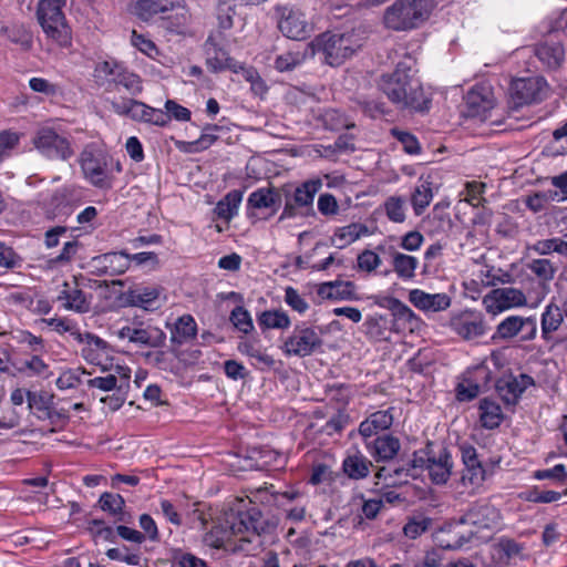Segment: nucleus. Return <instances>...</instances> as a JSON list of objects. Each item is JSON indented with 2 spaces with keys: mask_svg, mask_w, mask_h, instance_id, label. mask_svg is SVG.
I'll return each instance as SVG.
<instances>
[{
  "mask_svg": "<svg viewBox=\"0 0 567 567\" xmlns=\"http://www.w3.org/2000/svg\"><path fill=\"white\" fill-rule=\"evenodd\" d=\"M365 447L377 462H389L386 465L379 467L375 474V477L383 480L386 486L406 482L408 477L419 478L422 476L425 468V458L419 452H414L413 457L406 461L393 462L401 449L398 437L383 434L372 441L365 440Z\"/></svg>",
  "mask_w": 567,
  "mask_h": 567,
  "instance_id": "nucleus-1",
  "label": "nucleus"
},
{
  "mask_svg": "<svg viewBox=\"0 0 567 567\" xmlns=\"http://www.w3.org/2000/svg\"><path fill=\"white\" fill-rule=\"evenodd\" d=\"M414 64L411 58H406L398 63L393 73L382 75L379 87L393 103H408L422 95Z\"/></svg>",
  "mask_w": 567,
  "mask_h": 567,
  "instance_id": "nucleus-2",
  "label": "nucleus"
},
{
  "mask_svg": "<svg viewBox=\"0 0 567 567\" xmlns=\"http://www.w3.org/2000/svg\"><path fill=\"white\" fill-rule=\"evenodd\" d=\"M65 4L66 0H39L35 11L45 39L62 49L72 44V31L63 13Z\"/></svg>",
  "mask_w": 567,
  "mask_h": 567,
  "instance_id": "nucleus-3",
  "label": "nucleus"
},
{
  "mask_svg": "<svg viewBox=\"0 0 567 567\" xmlns=\"http://www.w3.org/2000/svg\"><path fill=\"white\" fill-rule=\"evenodd\" d=\"M321 186L322 183L320 179H310L295 188L289 185L280 188L281 199H285V206L279 216V221L313 215L315 196L320 190Z\"/></svg>",
  "mask_w": 567,
  "mask_h": 567,
  "instance_id": "nucleus-4",
  "label": "nucleus"
},
{
  "mask_svg": "<svg viewBox=\"0 0 567 567\" xmlns=\"http://www.w3.org/2000/svg\"><path fill=\"white\" fill-rule=\"evenodd\" d=\"M360 43L353 40L352 34L322 33L308 43L310 55L317 52L324 54L328 64L334 66L350 58L359 48Z\"/></svg>",
  "mask_w": 567,
  "mask_h": 567,
  "instance_id": "nucleus-5",
  "label": "nucleus"
},
{
  "mask_svg": "<svg viewBox=\"0 0 567 567\" xmlns=\"http://www.w3.org/2000/svg\"><path fill=\"white\" fill-rule=\"evenodd\" d=\"M424 12L425 0H395L385 9L383 22L393 31H406L422 23Z\"/></svg>",
  "mask_w": 567,
  "mask_h": 567,
  "instance_id": "nucleus-6",
  "label": "nucleus"
},
{
  "mask_svg": "<svg viewBox=\"0 0 567 567\" xmlns=\"http://www.w3.org/2000/svg\"><path fill=\"white\" fill-rule=\"evenodd\" d=\"M533 295L532 290L525 293L514 287L495 288L484 296L482 303L487 313L496 316L515 308L537 307L539 303L534 302Z\"/></svg>",
  "mask_w": 567,
  "mask_h": 567,
  "instance_id": "nucleus-7",
  "label": "nucleus"
},
{
  "mask_svg": "<svg viewBox=\"0 0 567 567\" xmlns=\"http://www.w3.org/2000/svg\"><path fill=\"white\" fill-rule=\"evenodd\" d=\"M537 331L535 316L511 315L498 322L491 339L494 343L508 342L515 338L520 342H529L536 338Z\"/></svg>",
  "mask_w": 567,
  "mask_h": 567,
  "instance_id": "nucleus-8",
  "label": "nucleus"
},
{
  "mask_svg": "<svg viewBox=\"0 0 567 567\" xmlns=\"http://www.w3.org/2000/svg\"><path fill=\"white\" fill-rule=\"evenodd\" d=\"M275 17L279 31L288 39L302 41L312 33V24L306 18V14L293 4H277Z\"/></svg>",
  "mask_w": 567,
  "mask_h": 567,
  "instance_id": "nucleus-9",
  "label": "nucleus"
},
{
  "mask_svg": "<svg viewBox=\"0 0 567 567\" xmlns=\"http://www.w3.org/2000/svg\"><path fill=\"white\" fill-rule=\"evenodd\" d=\"M32 144L48 159L68 161L74 154L69 137L51 127L39 128L32 137Z\"/></svg>",
  "mask_w": 567,
  "mask_h": 567,
  "instance_id": "nucleus-10",
  "label": "nucleus"
},
{
  "mask_svg": "<svg viewBox=\"0 0 567 567\" xmlns=\"http://www.w3.org/2000/svg\"><path fill=\"white\" fill-rule=\"evenodd\" d=\"M322 343L317 329L301 322L295 326L291 334L285 340L282 351L287 357L305 358L321 349Z\"/></svg>",
  "mask_w": 567,
  "mask_h": 567,
  "instance_id": "nucleus-11",
  "label": "nucleus"
},
{
  "mask_svg": "<svg viewBox=\"0 0 567 567\" xmlns=\"http://www.w3.org/2000/svg\"><path fill=\"white\" fill-rule=\"evenodd\" d=\"M226 38L221 31L210 33L204 43L206 65L213 73L229 70L239 73L243 63L229 55L225 49Z\"/></svg>",
  "mask_w": 567,
  "mask_h": 567,
  "instance_id": "nucleus-12",
  "label": "nucleus"
},
{
  "mask_svg": "<svg viewBox=\"0 0 567 567\" xmlns=\"http://www.w3.org/2000/svg\"><path fill=\"white\" fill-rule=\"evenodd\" d=\"M234 536L239 537V545L249 544L252 538L260 536L268 528V523L260 509L250 507L247 511L238 512L228 522Z\"/></svg>",
  "mask_w": 567,
  "mask_h": 567,
  "instance_id": "nucleus-13",
  "label": "nucleus"
},
{
  "mask_svg": "<svg viewBox=\"0 0 567 567\" xmlns=\"http://www.w3.org/2000/svg\"><path fill=\"white\" fill-rule=\"evenodd\" d=\"M80 164L85 178L101 189L111 188V179L107 176V157L94 147H86L80 156Z\"/></svg>",
  "mask_w": 567,
  "mask_h": 567,
  "instance_id": "nucleus-14",
  "label": "nucleus"
},
{
  "mask_svg": "<svg viewBox=\"0 0 567 567\" xmlns=\"http://www.w3.org/2000/svg\"><path fill=\"white\" fill-rule=\"evenodd\" d=\"M281 207V192L269 186L260 187L249 194L247 199L248 218L267 219L274 216Z\"/></svg>",
  "mask_w": 567,
  "mask_h": 567,
  "instance_id": "nucleus-15",
  "label": "nucleus"
},
{
  "mask_svg": "<svg viewBox=\"0 0 567 567\" xmlns=\"http://www.w3.org/2000/svg\"><path fill=\"white\" fill-rule=\"evenodd\" d=\"M494 107L495 96L489 84H476L465 95L464 114L467 117L485 122L491 117Z\"/></svg>",
  "mask_w": 567,
  "mask_h": 567,
  "instance_id": "nucleus-16",
  "label": "nucleus"
},
{
  "mask_svg": "<svg viewBox=\"0 0 567 567\" xmlns=\"http://www.w3.org/2000/svg\"><path fill=\"white\" fill-rule=\"evenodd\" d=\"M117 336L121 339H127L138 347L159 348L166 341V334L162 329L152 324L145 326L143 322H133L121 328Z\"/></svg>",
  "mask_w": 567,
  "mask_h": 567,
  "instance_id": "nucleus-17",
  "label": "nucleus"
},
{
  "mask_svg": "<svg viewBox=\"0 0 567 567\" xmlns=\"http://www.w3.org/2000/svg\"><path fill=\"white\" fill-rule=\"evenodd\" d=\"M450 327L464 340L480 338L487 331L484 316L474 310H465L453 316L450 320Z\"/></svg>",
  "mask_w": 567,
  "mask_h": 567,
  "instance_id": "nucleus-18",
  "label": "nucleus"
},
{
  "mask_svg": "<svg viewBox=\"0 0 567 567\" xmlns=\"http://www.w3.org/2000/svg\"><path fill=\"white\" fill-rule=\"evenodd\" d=\"M526 268L538 279L537 284L530 289L535 303H540L546 298L549 282L554 279L557 267L546 258H532L526 262Z\"/></svg>",
  "mask_w": 567,
  "mask_h": 567,
  "instance_id": "nucleus-19",
  "label": "nucleus"
},
{
  "mask_svg": "<svg viewBox=\"0 0 567 567\" xmlns=\"http://www.w3.org/2000/svg\"><path fill=\"white\" fill-rule=\"evenodd\" d=\"M546 81L539 76L516 79L509 87L511 97L516 106L530 104L540 99Z\"/></svg>",
  "mask_w": 567,
  "mask_h": 567,
  "instance_id": "nucleus-20",
  "label": "nucleus"
},
{
  "mask_svg": "<svg viewBox=\"0 0 567 567\" xmlns=\"http://www.w3.org/2000/svg\"><path fill=\"white\" fill-rule=\"evenodd\" d=\"M79 343L84 344L81 354L84 360L91 364L101 365L103 371L106 370L104 361L109 360L112 354V347L102 338L85 332L80 334Z\"/></svg>",
  "mask_w": 567,
  "mask_h": 567,
  "instance_id": "nucleus-21",
  "label": "nucleus"
},
{
  "mask_svg": "<svg viewBox=\"0 0 567 567\" xmlns=\"http://www.w3.org/2000/svg\"><path fill=\"white\" fill-rule=\"evenodd\" d=\"M464 523L478 528H496L501 523L499 511L486 501L474 503L463 518Z\"/></svg>",
  "mask_w": 567,
  "mask_h": 567,
  "instance_id": "nucleus-22",
  "label": "nucleus"
},
{
  "mask_svg": "<svg viewBox=\"0 0 567 567\" xmlns=\"http://www.w3.org/2000/svg\"><path fill=\"white\" fill-rule=\"evenodd\" d=\"M534 383L530 375L520 373L499 379L496 382V390L506 404H516L525 390Z\"/></svg>",
  "mask_w": 567,
  "mask_h": 567,
  "instance_id": "nucleus-23",
  "label": "nucleus"
},
{
  "mask_svg": "<svg viewBox=\"0 0 567 567\" xmlns=\"http://www.w3.org/2000/svg\"><path fill=\"white\" fill-rule=\"evenodd\" d=\"M162 293L163 288L150 285L130 288L125 296L131 306L140 307L147 311H154L162 307Z\"/></svg>",
  "mask_w": 567,
  "mask_h": 567,
  "instance_id": "nucleus-24",
  "label": "nucleus"
},
{
  "mask_svg": "<svg viewBox=\"0 0 567 567\" xmlns=\"http://www.w3.org/2000/svg\"><path fill=\"white\" fill-rule=\"evenodd\" d=\"M56 299L62 302V307L65 310L76 313H86L91 309L90 298L79 288L76 281L72 284L64 281Z\"/></svg>",
  "mask_w": 567,
  "mask_h": 567,
  "instance_id": "nucleus-25",
  "label": "nucleus"
},
{
  "mask_svg": "<svg viewBox=\"0 0 567 567\" xmlns=\"http://www.w3.org/2000/svg\"><path fill=\"white\" fill-rule=\"evenodd\" d=\"M92 264L97 275L120 276L130 268V254L112 251L93 257Z\"/></svg>",
  "mask_w": 567,
  "mask_h": 567,
  "instance_id": "nucleus-26",
  "label": "nucleus"
},
{
  "mask_svg": "<svg viewBox=\"0 0 567 567\" xmlns=\"http://www.w3.org/2000/svg\"><path fill=\"white\" fill-rule=\"evenodd\" d=\"M535 55L548 70H559L565 62V48L558 41L547 40L535 48Z\"/></svg>",
  "mask_w": 567,
  "mask_h": 567,
  "instance_id": "nucleus-27",
  "label": "nucleus"
},
{
  "mask_svg": "<svg viewBox=\"0 0 567 567\" xmlns=\"http://www.w3.org/2000/svg\"><path fill=\"white\" fill-rule=\"evenodd\" d=\"M461 456L465 466L463 480H468L471 484H480L485 480V468L478 458L477 451L470 444H462L460 446Z\"/></svg>",
  "mask_w": 567,
  "mask_h": 567,
  "instance_id": "nucleus-28",
  "label": "nucleus"
},
{
  "mask_svg": "<svg viewBox=\"0 0 567 567\" xmlns=\"http://www.w3.org/2000/svg\"><path fill=\"white\" fill-rule=\"evenodd\" d=\"M565 317L564 307L560 308L553 301L544 308L540 316V331L544 341L553 340V333L560 328Z\"/></svg>",
  "mask_w": 567,
  "mask_h": 567,
  "instance_id": "nucleus-29",
  "label": "nucleus"
},
{
  "mask_svg": "<svg viewBox=\"0 0 567 567\" xmlns=\"http://www.w3.org/2000/svg\"><path fill=\"white\" fill-rule=\"evenodd\" d=\"M431 443L427 441V447ZM452 460L450 453L444 450L439 458L431 457L427 450V475L434 484H445L451 475Z\"/></svg>",
  "mask_w": 567,
  "mask_h": 567,
  "instance_id": "nucleus-30",
  "label": "nucleus"
},
{
  "mask_svg": "<svg viewBox=\"0 0 567 567\" xmlns=\"http://www.w3.org/2000/svg\"><path fill=\"white\" fill-rule=\"evenodd\" d=\"M393 423V415L391 410H380L369 415L359 425V433L369 440L375 435L379 431H385L390 429Z\"/></svg>",
  "mask_w": 567,
  "mask_h": 567,
  "instance_id": "nucleus-31",
  "label": "nucleus"
},
{
  "mask_svg": "<svg viewBox=\"0 0 567 567\" xmlns=\"http://www.w3.org/2000/svg\"><path fill=\"white\" fill-rule=\"evenodd\" d=\"M234 534L230 530V525L227 527H223L220 525H215L208 530L203 538V542L206 546L216 549H225V550H244L243 545L233 546L230 537Z\"/></svg>",
  "mask_w": 567,
  "mask_h": 567,
  "instance_id": "nucleus-32",
  "label": "nucleus"
},
{
  "mask_svg": "<svg viewBox=\"0 0 567 567\" xmlns=\"http://www.w3.org/2000/svg\"><path fill=\"white\" fill-rule=\"evenodd\" d=\"M197 334V323L192 315H183L171 327V342L182 346Z\"/></svg>",
  "mask_w": 567,
  "mask_h": 567,
  "instance_id": "nucleus-33",
  "label": "nucleus"
},
{
  "mask_svg": "<svg viewBox=\"0 0 567 567\" xmlns=\"http://www.w3.org/2000/svg\"><path fill=\"white\" fill-rule=\"evenodd\" d=\"M480 423L484 429L494 430L499 427L504 420V413L501 405L488 398L481 399L478 402Z\"/></svg>",
  "mask_w": 567,
  "mask_h": 567,
  "instance_id": "nucleus-34",
  "label": "nucleus"
},
{
  "mask_svg": "<svg viewBox=\"0 0 567 567\" xmlns=\"http://www.w3.org/2000/svg\"><path fill=\"white\" fill-rule=\"evenodd\" d=\"M146 107L147 104L134 99L120 97L111 101V109L115 114L136 122L145 120Z\"/></svg>",
  "mask_w": 567,
  "mask_h": 567,
  "instance_id": "nucleus-35",
  "label": "nucleus"
},
{
  "mask_svg": "<svg viewBox=\"0 0 567 567\" xmlns=\"http://www.w3.org/2000/svg\"><path fill=\"white\" fill-rule=\"evenodd\" d=\"M124 65L116 60H104L96 62L93 70L95 83L100 86L110 89L115 84L120 72Z\"/></svg>",
  "mask_w": 567,
  "mask_h": 567,
  "instance_id": "nucleus-36",
  "label": "nucleus"
},
{
  "mask_svg": "<svg viewBox=\"0 0 567 567\" xmlns=\"http://www.w3.org/2000/svg\"><path fill=\"white\" fill-rule=\"evenodd\" d=\"M99 505L103 512L112 515L115 518V522H130L131 516L123 511L125 501L120 494L104 492L99 498Z\"/></svg>",
  "mask_w": 567,
  "mask_h": 567,
  "instance_id": "nucleus-37",
  "label": "nucleus"
},
{
  "mask_svg": "<svg viewBox=\"0 0 567 567\" xmlns=\"http://www.w3.org/2000/svg\"><path fill=\"white\" fill-rule=\"evenodd\" d=\"M243 200L241 190H230L215 206L214 213L217 218L229 223L237 214Z\"/></svg>",
  "mask_w": 567,
  "mask_h": 567,
  "instance_id": "nucleus-38",
  "label": "nucleus"
},
{
  "mask_svg": "<svg viewBox=\"0 0 567 567\" xmlns=\"http://www.w3.org/2000/svg\"><path fill=\"white\" fill-rule=\"evenodd\" d=\"M371 466V461L359 452L348 455L342 463L344 474L351 480H361L367 477Z\"/></svg>",
  "mask_w": 567,
  "mask_h": 567,
  "instance_id": "nucleus-39",
  "label": "nucleus"
},
{
  "mask_svg": "<svg viewBox=\"0 0 567 567\" xmlns=\"http://www.w3.org/2000/svg\"><path fill=\"white\" fill-rule=\"evenodd\" d=\"M0 34L24 51L32 48V35L22 24L4 25L0 29Z\"/></svg>",
  "mask_w": 567,
  "mask_h": 567,
  "instance_id": "nucleus-40",
  "label": "nucleus"
},
{
  "mask_svg": "<svg viewBox=\"0 0 567 567\" xmlns=\"http://www.w3.org/2000/svg\"><path fill=\"white\" fill-rule=\"evenodd\" d=\"M353 288L350 281H330L320 285L318 295L326 299H349Z\"/></svg>",
  "mask_w": 567,
  "mask_h": 567,
  "instance_id": "nucleus-41",
  "label": "nucleus"
},
{
  "mask_svg": "<svg viewBox=\"0 0 567 567\" xmlns=\"http://www.w3.org/2000/svg\"><path fill=\"white\" fill-rule=\"evenodd\" d=\"M173 8V2L168 0H138L135 3L134 11L143 20H150L157 13H164Z\"/></svg>",
  "mask_w": 567,
  "mask_h": 567,
  "instance_id": "nucleus-42",
  "label": "nucleus"
},
{
  "mask_svg": "<svg viewBox=\"0 0 567 567\" xmlns=\"http://www.w3.org/2000/svg\"><path fill=\"white\" fill-rule=\"evenodd\" d=\"M54 405V395L47 391H32L29 396V411L42 420L51 406Z\"/></svg>",
  "mask_w": 567,
  "mask_h": 567,
  "instance_id": "nucleus-43",
  "label": "nucleus"
},
{
  "mask_svg": "<svg viewBox=\"0 0 567 567\" xmlns=\"http://www.w3.org/2000/svg\"><path fill=\"white\" fill-rule=\"evenodd\" d=\"M258 324L262 330L267 329H287L290 326V319L284 310H266L257 318Z\"/></svg>",
  "mask_w": 567,
  "mask_h": 567,
  "instance_id": "nucleus-44",
  "label": "nucleus"
},
{
  "mask_svg": "<svg viewBox=\"0 0 567 567\" xmlns=\"http://www.w3.org/2000/svg\"><path fill=\"white\" fill-rule=\"evenodd\" d=\"M369 234L370 231L365 225L360 223H352L344 227L338 228L334 233V238L341 243L338 247L344 248L346 246L354 243L360 237L367 236Z\"/></svg>",
  "mask_w": 567,
  "mask_h": 567,
  "instance_id": "nucleus-45",
  "label": "nucleus"
},
{
  "mask_svg": "<svg viewBox=\"0 0 567 567\" xmlns=\"http://www.w3.org/2000/svg\"><path fill=\"white\" fill-rule=\"evenodd\" d=\"M319 118L324 128L330 131H341L354 127V123L342 112L336 109H328L323 111Z\"/></svg>",
  "mask_w": 567,
  "mask_h": 567,
  "instance_id": "nucleus-46",
  "label": "nucleus"
},
{
  "mask_svg": "<svg viewBox=\"0 0 567 567\" xmlns=\"http://www.w3.org/2000/svg\"><path fill=\"white\" fill-rule=\"evenodd\" d=\"M450 203L441 202L437 203L432 212V216L430 218L431 223V233L445 231L451 227V218L449 213Z\"/></svg>",
  "mask_w": 567,
  "mask_h": 567,
  "instance_id": "nucleus-47",
  "label": "nucleus"
},
{
  "mask_svg": "<svg viewBox=\"0 0 567 567\" xmlns=\"http://www.w3.org/2000/svg\"><path fill=\"white\" fill-rule=\"evenodd\" d=\"M309 53L310 49L307 47L305 52L296 51L280 54L275 59L274 68L279 72L292 71L305 61L307 55H310Z\"/></svg>",
  "mask_w": 567,
  "mask_h": 567,
  "instance_id": "nucleus-48",
  "label": "nucleus"
},
{
  "mask_svg": "<svg viewBox=\"0 0 567 567\" xmlns=\"http://www.w3.org/2000/svg\"><path fill=\"white\" fill-rule=\"evenodd\" d=\"M533 476L538 481H550L556 487L567 485V468L564 464H556L549 468L537 470L534 472Z\"/></svg>",
  "mask_w": 567,
  "mask_h": 567,
  "instance_id": "nucleus-49",
  "label": "nucleus"
},
{
  "mask_svg": "<svg viewBox=\"0 0 567 567\" xmlns=\"http://www.w3.org/2000/svg\"><path fill=\"white\" fill-rule=\"evenodd\" d=\"M72 193L69 188L56 189L52 195L49 205L52 207L54 216L69 215L71 212Z\"/></svg>",
  "mask_w": 567,
  "mask_h": 567,
  "instance_id": "nucleus-50",
  "label": "nucleus"
},
{
  "mask_svg": "<svg viewBox=\"0 0 567 567\" xmlns=\"http://www.w3.org/2000/svg\"><path fill=\"white\" fill-rule=\"evenodd\" d=\"M417 259L413 256L395 252L393 256V267L399 277L409 279L414 276Z\"/></svg>",
  "mask_w": 567,
  "mask_h": 567,
  "instance_id": "nucleus-51",
  "label": "nucleus"
},
{
  "mask_svg": "<svg viewBox=\"0 0 567 567\" xmlns=\"http://www.w3.org/2000/svg\"><path fill=\"white\" fill-rule=\"evenodd\" d=\"M42 322L48 327H51L54 331L60 334L69 332L74 340L80 339L81 331L76 324V322L66 317H54L49 319H42Z\"/></svg>",
  "mask_w": 567,
  "mask_h": 567,
  "instance_id": "nucleus-52",
  "label": "nucleus"
},
{
  "mask_svg": "<svg viewBox=\"0 0 567 567\" xmlns=\"http://www.w3.org/2000/svg\"><path fill=\"white\" fill-rule=\"evenodd\" d=\"M105 555L111 560L125 563L130 566H138L142 559L138 551H131L130 548L125 545L121 547L109 548Z\"/></svg>",
  "mask_w": 567,
  "mask_h": 567,
  "instance_id": "nucleus-53",
  "label": "nucleus"
},
{
  "mask_svg": "<svg viewBox=\"0 0 567 567\" xmlns=\"http://www.w3.org/2000/svg\"><path fill=\"white\" fill-rule=\"evenodd\" d=\"M229 321L240 332L248 334L254 330L251 316L247 309L236 306L229 316Z\"/></svg>",
  "mask_w": 567,
  "mask_h": 567,
  "instance_id": "nucleus-54",
  "label": "nucleus"
},
{
  "mask_svg": "<svg viewBox=\"0 0 567 567\" xmlns=\"http://www.w3.org/2000/svg\"><path fill=\"white\" fill-rule=\"evenodd\" d=\"M499 271L501 269H496L495 267L484 266L478 270L476 277L484 287H493L496 286L498 282H509L511 275L505 272L502 276H499L497 274Z\"/></svg>",
  "mask_w": 567,
  "mask_h": 567,
  "instance_id": "nucleus-55",
  "label": "nucleus"
},
{
  "mask_svg": "<svg viewBox=\"0 0 567 567\" xmlns=\"http://www.w3.org/2000/svg\"><path fill=\"white\" fill-rule=\"evenodd\" d=\"M20 371L28 377L48 378L50 374L49 365L39 355L22 361Z\"/></svg>",
  "mask_w": 567,
  "mask_h": 567,
  "instance_id": "nucleus-56",
  "label": "nucleus"
},
{
  "mask_svg": "<svg viewBox=\"0 0 567 567\" xmlns=\"http://www.w3.org/2000/svg\"><path fill=\"white\" fill-rule=\"evenodd\" d=\"M563 496H567V487L561 492L534 487L529 491L527 499L536 504H550L558 502Z\"/></svg>",
  "mask_w": 567,
  "mask_h": 567,
  "instance_id": "nucleus-57",
  "label": "nucleus"
},
{
  "mask_svg": "<svg viewBox=\"0 0 567 567\" xmlns=\"http://www.w3.org/2000/svg\"><path fill=\"white\" fill-rule=\"evenodd\" d=\"M114 85L123 86L132 95H137L143 91L141 78L125 66L122 68Z\"/></svg>",
  "mask_w": 567,
  "mask_h": 567,
  "instance_id": "nucleus-58",
  "label": "nucleus"
},
{
  "mask_svg": "<svg viewBox=\"0 0 567 567\" xmlns=\"http://www.w3.org/2000/svg\"><path fill=\"white\" fill-rule=\"evenodd\" d=\"M80 247L81 244L76 239L64 243L61 252L52 258L50 264L52 266H63L71 262L78 254Z\"/></svg>",
  "mask_w": 567,
  "mask_h": 567,
  "instance_id": "nucleus-59",
  "label": "nucleus"
},
{
  "mask_svg": "<svg viewBox=\"0 0 567 567\" xmlns=\"http://www.w3.org/2000/svg\"><path fill=\"white\" fill-rule=\"evenodd\" d=\"M85 373V370H65L56 379L55 384L60 390L75 389L81 384V375Z\"/></svg>",
  "mask_w": 567,
  "mask_h": 567,
  "instance_id": "nucleus-60",
  "label": "nucleus"
},
{
  "mask_svg": "<svg viewBox=\"0 0 567 567\" xmlns=\"http://www.w3.org/2000/svg\"><path fill=\"white\" fill-rule=\"evenodd\" d=\"M480 386L472 382L471 378L465 373L462 382L456 386V398L458 401H471L480 394Z\"/></svg>",
  "mask_w": 567,
  "mask_h": 567,
  "instance_id": "nucleus-61",
  "label": "nucleus"
},
{
  "mask_svg": "<svg viewBox=\"0 0 567 567\" xmlns=\"http://www.w3.org/2000/svg\"><path fill=\"white\" fill-rule=\"evenodd\" d=\"M218 130V125L207 124L203 128L200 136L196 141L190 143L194 146L195 151H204L210 147L218 140V136L215 134V132Z\"/></svg>",
  "mask_w": 567,
  "mask_h": 567,
  "instance_id": "nucleus-62",
  "label": "nucleus"
},
{
  "mask_svg": "<svg viewBox=\"0 0 567 567\" xmlns=\"http://www.w3.org/2000/svg\"><path fill=\"white\" fill-rule=\"evenodd\" d=\"M433 537L436 544L445 549H455L463 545L457 534L451 529H440L433 534Z\"/></svg>",
  "mask_w": 567,
  "mask_h": 567,
  "instance_id": "nucleus-63",
  "label": "nucleus"
},
{
  "mask_svg": "<svg viewBox=\"0 0 567 567\" xmlns=\"http://www.w3.org/2000/svg\"><path fill=\"white\" fill-rule=\"evenodd\" d=\"M285 302L295 311L302 315L305 313L309 305L306 299L298 292L293 287H286L285 289Z\"/></svg>",
  "mask_w": 567,
  "mask_h": 567,
  "instance_id": "nucleus-64",
  "label": "nucleus"
}]
</instances>
